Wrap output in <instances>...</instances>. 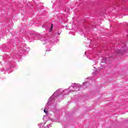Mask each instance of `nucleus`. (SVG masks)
I'll return each instance as SVG.
<instances>
[{
	"instance_id": "f257e3e1",
	"label": "nucleus",
	"mask_w": 128,
	"mask_h": 128,
	"mask_svg": "<svg viewBox=\"0 0 128 128\" xmlns=\"http://www.w3.org/2000/svg\"><path fill=\"white\" fill-rule=\"evenodd\" d=\"M44 112H45V114H48V112L46 111V109L44 110Z\"/></svg>"
},
{
	"instance_id": "f03ea898",
	"label": "nucleus",
	"mask_w": 128,
	"mask_h": 128,
	"mask_svg": "<svg viewBox=\"0 0 128 128\" xmlns=\"http://www.w3.org/2000/svg\"><path fill=\"white\" fill-rule=\"evenodd\" d=\"M53 24H52V25H51V28H50V30H52V28H53Z\"/></svg>"
}]
</instances>
